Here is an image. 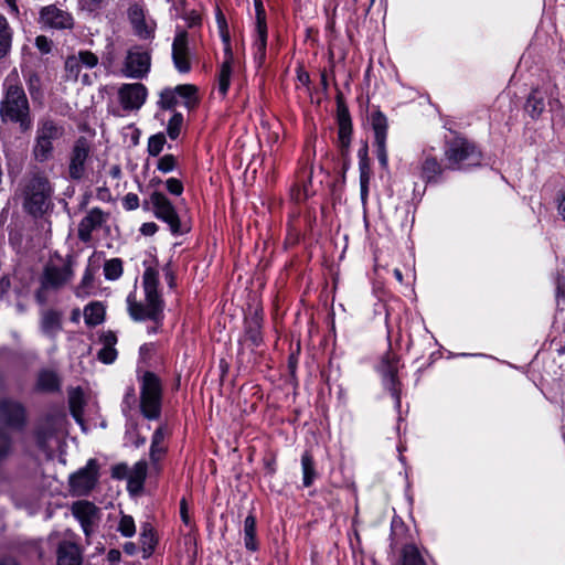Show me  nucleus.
<instances>
[{
	"label": "nucleus",
	"instance_id": "nucleus-1",
	"mask_svg": "<svg viewBox=\"0 0 565 565\" xmlns=\"http://www.w3.org/2000/svg\"><path fill=\"white\" fill-rule=\"evenodd\" d=\"M158 271L154 268H146L142 275L143 301L137 300L135 292H130L127 296V310L134 321L149 320L152 323H159L163 320L164 301L158 291Z\"/></svg>",
	"mask_w": 565,
	"mask_h": 565
},
{
	"label": "nucleus",
	"instance_id": "nucleus-2",
	"mask_svg": "<svg viewBox=\"0 0 565 565\" xmlns=\"http://www.w3.org/2000/svg\"><path fill=\"white\" fill-rule=\"evenodd\" d=\"M0 116L4 121L18 122L22 131L32 126L29 100L17 71H12L3 82Z\"/></svg>",
	"mask_w": 565,
	"mask_h": 565
},
{
	"label": "nucleus",
	"instance_id": "nucleus-3",
	"mask_svg": "<svg viewBox=\"0 0 565 565\" xmlns=\"http://www.w3.org/2000/svg\"><path fill=\"white\" fill-rule=\"evenodd\" d=\"M65 136L62 122L52 118H41L38 121L32 146V157L39 163H45L54 158L55 143Z\"/></svg>",
	"mask_w": 565,
	"mask_h": 565
},
{
	"label": "nucleus",
	"instance_id": "nucleus-4",
	"mask_svg": "<svg viewBox=\"0 0 565 565\" xmlns=\"http://www.w3.org/2000/svg\"><path fill=\"white\" fill-rule=\"evenodd\" d=\"M54 189L44 174L35 173L23 189V207L33 216H42L52 205Z\"/></svg>",
	"mask_w": 565,
	"mask_h": 565
},
{
	"label": "nucleus",
	"instance_id": "nucleus-5",
	"mask_svg": "<svg viewBox=\"0 0 565 565\" xmlns=\"http://www.w3.org/2000/svg\"><path fill=\"white\" fill-rule=\"evenodd\" d=\"M444 156L448 170H465L481 162L480 150L462 136H455L446 141Z\"/></svg>",
	"mask_w": 565,
	"mask_h": 565
},
{
	"label": "nucleus",
	"instance_id": "nucleus-6",
	"mask_svg": "<svg viewBox=\"0 0 565 565\" xmlns=\"http://www.w3.org/2000/svg\"><path fill=\"white\" fill-rule=\"evenodd\" d=\"M139 408L148 420H157L161 416L162 385L152 372H146L141 379Z\"/></svg>",
	"mask_w": 565,
	"mask_h": 565
},
{
	"label": "nucleus",
	"instance_id": "nucleus-7",
	"mask_svg": "<svg viewBox=\"0 0 565 565\" xmlns=\"http://www.w3.org/2000/svg\"><path fill=\"white\" fill-rule=\"evenodd\" d=\"M145 210H151L158 220L168 224L173 235H182L189 230L181 224L172 202L160 191H153L142 203Z\"/></svg>",
	"mask_w": 565,
	"mask_h": 565
},
{
	"label": "nucleus",
	"instance_id": "nucleus-8",
	"mask_svg": "<svg viewBox=\"0 0 565 565\" xmlns=\"http://www.w3.org/2000/svg\"><path fill=\"white\" fill-rule=\"evenodd\" d=\"M99 63L98 56L88 51V50H79L77 53L72 54L65 60V74L66 78L77 82L81 77V82L85 85L90 84V77L88 74L81 73L83 70H93Z\"/></svg>",
	"mask_w": 565,
	"mask_h": 565
},
{
	"label": "nucleus",
	"instance_id": "nucleus-9",
	"mask_svg": "<svg viewBox=\"0 0 565 565\" xmlns=\"http://www.w3.org/2000/svg\"><path fill=\"white\" fill-rule=\"evenodd\" d=\"M92 146L86 137H78L68 154V177L71 180L79 181L86 174V164L90 158Z\"/></svg>",
	"mask_w": 565,
	"mask_h": 565
},
{
	"label": "nucleus",
	"instance_id": "nucleus-10",
	"mask_svg": "<svg viewBox=\"0 0 565 565\" xmlns=\"http://www.w3.org/2000/svg\"><path fill=\"white\" fill-rule=\"evenodd\" d=\"M25 406L17 398L0 397V424L7 428L22 430L26 425Z\"/></svg>",
	"mask_w": 565,
	"mask_h": 565
},
{
	"label": "nucleus",
	"instance_id": "nucleus-11",
	"mask_svg": "<svg viewBox=\"0 0 565 565\" xmlns=\"http://www.w3.org/2000/svg\"><path fill=\"white\" fill-rule=\"evenodd\" d=\"M150 64V53L142 46H134L127 52L121 73L125 77L140 79L149 73Z\"/></svg>",
	"mask_w": 565,
	"mask_h": 565
},
{
	"label": "nucleus",
	"instance_id": "nucleus-12",
	"mask_svg": "<svg viewBox=\"0 0 565 565\" xmlns=\"http://www.w3.org/2000/svg\"><path fill=\"white\" fill-rule=\"evenodd\" d=\"M127 15L138 38L142 40L154 38L157 22L151 17L147 15L145 6L141 2L131 3L128 8Z\"/></svg>",
	"mask_w": 565,
	"mask_h": 565
},
{
	"label": "nucleus",
	"instance_id": "nucleus-13",
	"mask_svg": "<svg viewBox=\"0 0 565 565\" xmlns=\"http://www.w3.org/2000/svg\"><path fill=\"white\" fill-rule=\"evenodd\" d=\"M370 120L374 132V147L377 160L381 167L386 169L388 166V156L386 150L388 129L387 117L381 110H375L372 113Z\"/></svg>",
	"mask_w": 565,
	"mask_h": 565
},
{
	"label": "nucleus",
	"instance_id": "nucleus-14",
	"mask_svg": "<svg viewBox=\"0 0 565 565\" xmlns=\"http://www.w3.org/2000/svg\"><path fill=\"white\" fill-rule=\"evenodd\" d=\"M98 480V463L89 459L86 466L70 477L72 492L76 495L88 494Z\"/></svg>",
	"mask_w": 565,
	"mask_h": 565
},
{
	"label": "nucleus",
	"instance_id": "nucleus-15",
	"mask_svg": "<svg viewBox=\"0 0 565 565\" xmlns=\"http://www.w3.org/2000/svg\"><path fill=\"white\" fill-rule=\"evenodd\" d=\"M147 96V87L141 83L122 84L118 89V100L125 111L139 110Z\"/></svg>",
	"mask_w": 565,
	"mask_h": 565
},
{
	"label": "nucleus",
	"instance_id": "nucleus-16",
	"mask_svg": "<svg viewBox=\"0 0 565 565\" xmlns=\"http://www.w3.org/2000/svg\"><path fill=\"white\" fill-rule=\"evenodd\" d=\"M414 169V173L428 184L438 183L441 180L444 171L448 168L447 164L444 167L431 151L425 150Z\"/></svg>",
	"mask_w": 565,
	"mask_h": 565
},
{
	"label": "nucleus",
	"instance_id": "nucleus-17",
	"mask_svg": "<svg viewBox=\"0 0 565 565\" xmlns=\"http://www.w3.org/2000/svg\"><path fill=\"white\" fill-rule=\"evenodd\" d=\"M109 214L99 207L90 209L81 220L77 227V237L83 243H89L93 239V232L106 226Z\"/></svg>",
	"mask_w": 565,
	"mask_h": 565
},
{
	"label": "nucleus",
	"instance_id": "nucleus-18",
	"mask_svg": "<svg viewBox=\"0 0 565 565\" xmlns=\"http://www.w3.org/2000/svg\"><path fill=\"white\" fill-rule=\"evenodd\" d=\"M40 21L44 26L55 30H72L74 28L73 15L55 4L41 9Z\"/></svg>",
	"mask_w": 565,
	"mask_h": 565
},
{
	"label": "nucleus",
	"instance_id": "nucleus-19",
	"mask_svg": "<svg viewBox=\"0 0 565 565\" xmlns=\"http://www.w3.org/2000/svg\"><path fill=\"white\" fill-rule=\"evenodd\" d=\"M74 276L72 263L67 260L62 266L47 265L42 275L43 288L60 289Z\"/></svg>",
	"mask_w": 565,
	"mask_h": 565
},
{
	"label": "nucleus",
	"instance_id": "nucleus-20",
	"mask_svg": "<svg viewBox=\"0 0 565 565\" xmlns=\"http://www.w3.org/2000/svg\"><path fill=\"white\" fill-rule=\"evenodd\" d=\"M72 512L79 521L85 535L90 536L99 520V509L92 502L78 501L73 504Z\"/></svg>",
	"mask_w": 565,
	"mask_h": 565
},
{
	"label": "nucleus",
	"instance_id": "nucleus-21",
	"mask_svg": "<svg viewBox=\"0 0 565 565\" xmlns=\"http://www.w3.org/2000/svg\"><path fill=\"white\" fill-rule=\"evenodd\" d=\"M172 61L178 72L189 73L191 71V61L188 46V33L184 30L178 31L173 39Z\"/></svg>",
	"mask_w": 565,
	"mask_h": 565
},
{
	"label": "nucleus",
	"instance_id": "nucleus-22",
	"mask_svg": "<svg viewBox=\"0 0 565 565\" xmlns=\"http://www.w3.org/2000/svg\"><path fill=\"white\" fill-rule=\"evenodd\" d=\"M263 318L255 312L245 320L244 335L239 340L241 343H248L250 347L257 348L263 343Z\"/></svg>",
	"mask_w": 565,
	"mask_h": 565
},
{
	"label": "nucleus",
	"instance_id": "nucleus-23",
	"mask_svg": "<svg viewBox=\"0 0 565 565\" xmlns=\"http://www.w3.org/2000/svg\"><path fill=\"white\" fill-rule=\"evenodd\" d=\"M40 330L45 337L55 339L62 330V313L53 309L43 310L40 318Z\"/></svg>",
	"mask_w": 565,
	"mask_h": 565
},
{
	"label": "nucleus",
	"instance_id": "nucleus-24",
	"mask_svg": "<svg viewBox=\"0 0 565 565\" xmlns=\"http://www.w3.org/2000/svg\"><path fill=\"white\" fill-rule=\"evenodd\" d=\"M338 137L342 152L348 151L351 142L352 122L349 110L345 106L338 107Z\"/></svg>",
	"mask_w": 565,
	"mask_h": 565
},
{
	"label": "nucleus",
	"instance_id": "nucleus-25",
	"mask_svg": "<svg viewBox=\"0 0 565 565\" xmlns=\"http://www.w3.org/2000/svg\"><path fill=\"white\" fill-rule=\"evenodd\" d=\"M103 348L98 351L97 358L105 364H111L116 361L118 352L115 348L117 344V335L113 331L103 332L99 338Z\"/></svg>",
	"mask_w": 565,
	"mask_h": 565
},
{
	"label": "nucleus",
	"instance_id": "nucleus-26",
	"mask_svg": "<svg viewBox=\"0 0 565 565\" xmlns=\"http://www.w3.org/2000/svg\"><path fill=\"white\" fill-rule=\"evenodd\" d=\"M56 565H82V555L76 544L62 542L57 548Z\"/></svg>",
	"mask_w": 565,
	"mask_h": 565
},
{
	"label": "nucleus",
	"instance_id": "nucleus-27",
	"mask_svg": "<svg viewBox=\"0 0 565 565\" xmlns=\"http://www.w3.org/2000/svg\"><path fill=\"white\" fill-rule=\"evenodd\" d=\"M267 47V25L255 28V40L253 44L254 57L258 66H260L266 58Z\"/></svg>",
	"mask_w": 565,
	"mask_h": 565
},
{
	"label": "nucleus",
	"instance_id": "nucleus-28",
	"mask_svg": "<svg viewBox=\"0 0 565 565\" xmlns=\"http://www.w3.org/2000/svg\"><path fill=\"white\" fill-rule=\"evenodd\" d=\"M36 390L40 392H56L60 390L57 374L50 370H43L38 375Z\"/></svg>",
	"mask_w": 565,
	"mask_h": 565
},
{
	"label": "nucleus",
	"instance_id": "nucleus-29",
	"mask_svg": "<svg viewBox=\"0 0 565 565\" xmlns=\"http://www.w3.org/2000/svg\"><path fill=\"white\" fill-rule=\"evenodd\" d=\"M244 545L250 552L258 550V542L256 539V518L253 514L246 516L244 521Z\"/></svg>",
	"mask_w": 565,
	"mask_h": 565
},
{
	"label": "nucleus",
	"instance_id": "nucleus-30",
	"mask_svg": "<svg viewBox=\"0 0 565 565\" xmlns=\"http://www.w3.org/2000/svg\"><path fill=\"white\" fill-rule=\"evenodd\" d=\"M301 469H302V484L309 488L318 477V472L315 467L313 457L309 451H305L301 456Z\"/></svg>",
	"mask_w": 565,
	"mask_h": 565
},
{
	"label": "nucleus",
	"instance_id": "nucleus-31",
	"mask_svg": "<svg viewBox=\"0 0 565 565\" xmlns=\"http://www.w3.org/2000/svg\"><path fill=\"white\" fill-rule=\"evenodd\" d=\"M147 477V462L141 460L134 465L128 475V487L131 490L141 489Z\"/></svg>",
	"mask_w": 565,
	"mask_h": 565
},
{
	"label": "nucleus",
	"instance_id": "nucleus-32",
	"mask_svg": "<svg viewBox=\"0 0 565 565\" xmlns=\"http://www.w3.org/2000/svg\"><path fill=\"white\" fill-rule=\"evenodd\" d=\"M84 319L88 327L100 324L105 319V308L100 302H90L84 308Z\"/></svg>",
	"mask_w": 565,
	"mask_h": 565
},
{
	"label": "nucleus",
	"instance_id": "nucleus-33",
	"mask_svg": "<svg viewBox=\"0 0 565 565\" xmlns=\"http://www.w3.org/2000/svg\"><path fill=\"white\" fill-rule=\"evenodd\" d=\"M174 89L178 97L184 100L183 104L188 109H192L198 105L199 98L196 86L192 84H182L174 87Z\"/></svg>",
	"mask_w": 565,
	"mask_h": 565
},
{
	"label": "nucleus",
	"instance_id": "nucleus-34",
	"mask_svg": "<svg viewBox=\"0 0 565 565\" xmlns=\"http://www.w3.org/2000/svg\"><path fill=\"white\" fill-rule=\"evenodd\" d=\"M140 542L142 545L143 557H149L157 544L153 529L150 524L146 523L141 527Z\"/></svg>",
	"mask_w": 565,
	"mask_h": 565
},
{
	"label": "nucleus",
	"instance_id": "nucleus-35",
	"mask_svg": "<svg viewBox=\"0 0 565 565\" xmlns=\"http://www.w3.org/2000/svg\"><path fill=\"white\" fill-rule=\"evenodd\" d=\"M311 175H312V169L311 168H303L299 172V181L302 182V189H298L296 193H292V198L296 201H302L306 200L311 195L310 191V184H311Z\"/></svg>",
	"mask_w": 565,
	"mask_h": 565
},
{
	"label": "nucleus",
	"instance_id": "nucleus-36",
	"mask_svg": "<svg viewBox=\"0 0 565 565\" xmlns=\"http://www.w3.org/2000/svg\"><path fill=\"white\" fill-rule=\"evenodd\" d=\"M232 65L231 60H225L220 67L217 76V90L224 97L227 94L231 83Z\"/></svg>",
	"mask_w": 565,
	"mask_h": 565
},
{
	"label": "nucleus",
	"instance_id": "nucleus-37",
	"mask_svg": "<svg viewBox=\"0 0 565 565\" xmlns=\"http://www.w3.org/2000/svg\"><path fill=\"white\" fill-rule=\"evenodd\" d=\"M397 565H426L418 548L414 544L405 545L402 550V561Z\"/></svg>",
	"mask_w": 565,
	"mask_h": 565
},
{
	"label": "nucleus",
	"instance_id": "nucleus-38",
	"mask_svg": "<svg viewBox=\"0 0 565 565\" xmlns=\"http://www.w3.org/2000/svg\"><path fill=\"white\" fill-rule=\"evenodd\" d=\"M12 32L7 19L0 14V58L3 57L11 47Z\"/></svg>",
	"mask_w": 565,
	"mask_h": 565
},
{
	"label": "nucleus",
	"instance_id": "nucleus-39",
	"mask_svg": "<svg viewBox=\"0 0 565 565\" xmlns=\"http://www.w3.org/2000/svg\"><path fill=\"white\" fill-rule=\"evenodd\" d=\"M104 275L108 280H117L122 275V260L120 258H111L104 264Z\"/></svg>",
	"mask_w": 565,
	"mask_h": 565
},
{
	"label": "nucleus",
	"instance_id": "nucleus-40",
	"mask_svg": "<svg viewBox=\"0 0 565 565\" xmlns=\"http://www.w3.org/2000/svg\"><path fill=\"white\" fill-rule=\"evenodd\" d=\"M544 100L541 96H537V93L534 90L531 93L526 100V111L530 114L532 118H537L544 110Z\"/></svg>",
	"mask_w": 565,
	"mask_h": 565
},
{
	"label": "nucleus",
	"instance_id": "nucleus-41",
	"mask_svg": "<svg viewBox=\"0 0 565 565\" xmlns=\"http://www.w3.org/2000/svg\"><path fill=\"white\" fill-rule=\"evenodd\" d=\"M384 387L390 392L395 401L396 407L401 406V383L397 375L382 377Z\"/></svg>",
	"mask_w": 565,
	"mask_h": 565
},
{
	"label": "nucleus",
	"instance_id": "nucleus-42",
	"mask_svg": "<svg viewBox=\"0 0 565 565\" xmlns=\"http://www.w3.org/2000/svg\"><path fill=\"white\" fill-rule=\"evenodd\" d=\"M172 9L175 10L177 17H180L181 19H183L185 21L188 28L193 29V28L201 26L202 17L199 11L190 10V11H184V12L180 13L179 8L175 4L172 7Z\"/></svg>",
	"mask_w": 565,
	"mask_h": 565
},
{
	"label": "nucleus",
	"instance_id": "nucleus-43",
	"mask_svg": "<svg viewBox=\"0 0 565 565\" xmlns=\"http://www.w3.org/2000/svg\"><path fill=\"white\" fill-rule=\"evenodd\" d=\"M117 531L124 537H132L136 534V525L134 518L128 514H122L119 520Z\"/></svg>",
	"mask_w": 565,
	"mask_h": 565
},
{
	"label": "nucleus",
	"instance_id": "nucleus-44",
	"mask_svg": "<svg viewBox=\"0 0 565 565\" xmlns=\"http://www.w3.org/2000/svg\"><path fill=\"white\" fill-rule=\"evenodd\" d=\"M178 104V95L174 88H164L160 93L158 105L162 109H172Z\"/></svg>",
	"mask_w": 565,
	"mask_h": 565
},
{
	"label": "nucleus",
	"instance_id": "nucleus-45",
	"mask_svg": "<svg viewBox=\"0 0 565 565\" xmlns=\"http://www.w3.org/2000/svg\"><path fill=\"white\" fill-rule=\"evenodd\" d=\"M182 125L183 115L181 113H174L167 126V134L172 140H175L180 136Z\"/></svg>",
	"mask_w": 565,
	"mask_h": 565
},
{
	"label": "nucleus",
	"instance_id": "nucleus-46",
	"mask_svg": "<svg viewBox=\"0 0 565 565\" xmlns=\"http://www.w3.org/2000/svg\"><path fill=\"white\" fill-rule=\"evenodd\" d=\"M398 366L397 360L395 356L387 354L380 366V373L382 377L394 376L397 375Z\"/></svg>",
	"mask_w": 565,
	"mask_h": 565
},
{
	"label": "nucleus",
	"instance_id": "nucleus-47",
	"mask_svg": "<svg viewBox=\"0 0 565 565\" xmlns=\"http://www.w3.org/2000/svg\"><path fill=\"white\" fill-rule=\"evenodd\" d=\"M166 137L163 134H157L148 139V153L149 156L157 157L163 150Z\"/></svg>",
	"mask_w": 565,
	"mask_h": 565
},
{
	"label": "nucleus",
	"instance_id": "nucleus-48",
	"mask_svg": "<svg viewBox=\"0 0 565 565\" xmlns=\"http://www.w3.org/2000/svg\"><path fill=\"white\" fill-rule=\"evenodd\" d=\"M94 281V271L90 267H87L82 277L81 284L76 288V295L83 296L87 294V289L92 287Z\"/></svg>",
	"mask_w": 565,
	"mask_h": 565
},
{
	"label": "nucleus",
	"instance_id": "nucleus-49",
	"mask_svg": "<svg viewBox=\"0 0 565 565\" xmlns=\"http://www.w3.org/2000/svg\"><path fill=\"white\" fill-rule=\"evenodd\" d=\"M177 167V158L173 154H164L158 160L157 169L162 173H169Z\"/></svg>",
	"mask_w": 565,
	"mask_h": 565
},
{
	"label": "nucleus",
	"instance_id": "nucleus-50",
	"mask_svg": "<svg viewBox=\"0 0 565 565\" xmlns=\"http://www.w3.org/2000/svg\"><path fill=\"white\" fill-rule=\"evenodd\" d=\"M136 403V393L132 386L127 387L121 403L122 413L128 416L129 412Z\"/></svg>",
	"mask_w": 565,
	"mask_h": 565
},
{
	"label": "nucleus",
	"instance_id": "nucleus-51",
	"mask_svg": "<svg viewBox=\"0 0 565 565\" xmlns=\"http://www.w3.org/2000/svg\"><path fill=\"white\" fill-rule=\"evenodd\" d=\"M28 88H29V92L31 94V97L33 99H36L40 97L41 95V81H40V77L34 74V73H30L29 76H28Z\"/></svg>",
	"mask_w": 565,
	"mask_h": 565
},
{
	"label": "nucleus",
	"instance_id": "nucleus-52",
	"mask_svg": "<svg viewBox=\"0 0 565 565\" xmlns=\"http://www.w3.org/2000/svg\"><path fill=\"white\" fill-rule=\"evenodd\" d=\"M370 179L371 171H360V193L363 203L367 200Z\"/></svg>",
	"mask_w": 565,
	"mask_h": 565
},
{
	"label": "nucleus",
	"instance_id": "nucleus-53",
	"mask_svg": "<svg viewBox=\"0 0 565 565\" xmlns=\"http://www.w3.org/2000/svg\"><path fill=\"white\" fill-rule=\"evenodd\" d=\"M105 0H78V6L83 11L96 13L104 4Z\"/></svg>",
	"mask_w": 565,
	"mask_h": 565
},
{
	"label": "nucleus",
	"instance_id": "nucleus-54",
	"mask_svg": "<svg viewBox=\"0 0 565 565\" xmlns=\"http://www.w3.org/2000/svg\"><path fill=\"white\" fill-rule=\"evenodd\" d=\"M166 188L170 194L177 196L181 195L184 190L183 183L177 178H169L166 181Z\"/></svg>",
	"mask_w": 565,
	"mask_h": 565
},
{
	"label": "nucleus",
	"instance_id": "nucleus-55",
	"mask_svg": "<svg viewBox=\"0 0 565 565\" xmlns=\"http://www.w3.org/2000/svg\"><path fill=\"white\" fill-rule=\"evenodd\" d=\"M167 447L164 445H151L150 446V460L153 465H158L164 457Z\"/></svg>",
	"mask_w": 565,
	"mask_h": 565
},
{
	"label": "nucleus",
	"instance_id": "nucleus-56",
	"mask_svg": "<svg viewBox=\"0 0 565 565\" xmlns=\"http://www.w3.org/2000/svg\"><path fill=\"white\" fill-rule=\"evenodd\" d=\"M11 437L7 431L0 429V460H2L10 451Z\"/></svg>",
	"mask_w": 565,
	"mask_h": 565
},
{
	"label": "nucleus",
	"instance_id": "nucleus-57",
	"mask_svg": "<svg viewBox=\"0 0 565 565\" xmlns=\"http://www.w3.org/2000/svg\"><path fill=\"white\" fill-rule=\"evenodd\" d=\"M140 205V201L137 194L127 193L122 199V206L127 211H134L138 209Z\"/></svg>",
	"mask_w": 565,
	"mask_h": 565
},
{
	"label": "nucleus",
	"instance_id": "nucleus-58",
	"mask_svg": "<svg viewBox=\"0 0 565 565\" xmlns=\"http://www.w3.org/2000/svg\"><path fill=\"white\" fill-rule=\"evenodd\" d=\"M168 435L167 426L160 425L153 433L151 445H164V438Z\"/></svg>",
	"mask_w": 565,
	"mask_h": 565
},
{
	"label": "nucleus",
	"instance_id": "nucleus-59",
	"mask_svg": "<svg viewBox=\"0 0 565 565\" xmlns=\"http://www.w3.org/2000/svg\"><path fill=\"white\" fill-rule=\"evenodd\" d=\"M216 21L224 42H228V33L226 31L227 23L224 14L220 9L216 11Z\"/></svg>",
	"mask_w": 565,
	"mask_h": 565
},
{
	"label": "nucleus",
	"instance_id": "nucleus-60",
	"mask_svg": "<svg viewBox=\"0 0 565 565\" xmlns=\"http://www.w3.org/2000/svg\"><path fill=\"white\" fill-rule=\"evenodd\" d=\"M255 11H256V28L266 24V13L260 0H255Z\"/></svg>",
	"mask_w": 565,
	"mask_h": 565
},
{
	"label": "nucleus",
	"instance_id": "nucleus-61",
	"mask_svg": "<svg viewBox=\"0 0 565 565\" xmlns=\"http://www.w3.org/2000/svg\"><path fill=\"white\" fill-rule=\"evenodd\" d=\"M180 516H181L182 522L186 526L191 525V520H190L189 510H188V503L184 498L180 501Z\"/></svg>",
	"mask_w": 565,
	"mask_h": 565
},
{
	"label": "nucleus",
	"instance_id": "nucleus-62",
	"mask_svg": "<svg viewBox=\"0 0 565 565\" xmlns=\"http://www.w3.org/2000/svg\"><path fill=\"white\" fill-rule=\"evenodd\" d=\"M556 297L557 299H565V276L557 279Z\"/></svg>",
	"mask_w": 565,
	"mask_h": 565
},
{
	"label": "nucleus",
	"instance_id": "nucleus-63",
	"mask_svg": "<svg viewBox=\"0 0 565 565\" xmlns=\"http://www.w3.org/2000/svg\"><path fill=\"white\" fill-rule=\"evenodd\" d=\"M158 231V226L153 222L143 223L141 226V232L145 235H153Z\"/></svg>",
	"mask_w": 565,
	"mask_h": 565
},
{
	"label": "nucleus",
	"instance_id": "nucleus-64",
	"mask_svg": "<svg viewBox=\"0 0 565 565\" xmlns=\"http://www.w3.org/2000/svg\"><path fill=\"white\" fill-rule=\"evenodd\" d=\"M557 210L563 220H565V192L557 195Z\"/></svg>",
	"mask_w": 565,
	"mask_h": 565
}]
</instances>
